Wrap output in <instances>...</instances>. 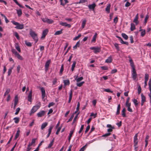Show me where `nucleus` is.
Wrapping results in <instances>:
<instances>
[{
	"label": "nucleus",
	"instance_id": "nucleus-8",
	"mask_svg": "<svg viewBox=\"0 0 151 151\" xmlns=\"http://www.w3.org/2000/svg\"><path fill=\"white\" fill-rule=\"evenodd\" d=\"M40 90L42 93V99H43L46 96L45 91L43 87L40 88Z\"/></svg>",
	"mask_w": 151,
	"mask_h": 151
},
{
	"label": "nucleus",
	"instance_id": "nucleus-15",
	"mask_svg": "<svg viewBox=\"0 0 151 151\" xmlns=\"http://www.w3.org/2000/svg\"><path fill=\"white\" fill-rule=\"evenodd\" d=\"M139 18L138 14H137L135 16L133 20V22L135 23L136 25H137L139 24V21H138V19Z\"/></svg>",
	"mask_w": 151,
	"mask_h": 151
},
{
	"label": "nucleus",
	"instance_id": "nucleus-11",
	"mask_svg": "<svg viewBox=\"0 0 151 151\" xmlns=\"http://www.w3.org/2000/svg\"><path fill=\"white\" fill-rule=\"evenodd\" d=\"M48 32V30L47 29H45L43 31L42 36L41 37V38H44L46 35H47Z\"/></svg>",
	"mask_w": 151,
	"mask_h": 151
},
{
	"label": "nucleus",
	"instance_id": "nucleus-9",
	"mask_svg": "<svg viewBox=\"0 0 151 151\" xmlns=\"http://www.w3.org/2000/svg\"><path fill=\"white\" fill-rule=\"evenodd\" d=\"M149 77V74L147 73H145V80L144 82L145 85L144 86V88H146V86H147V82L148 81Z\"/></svg>",
	"mask_w": 151,
	"mask_h": 151
},
{
	"label": "nucleus",
	"instance_id": "nucleus-51",
	"mask_svg": "<svg viewBox=\"0 0 151 151\" xmlns=\"http://www.w3.org/2000/svg\"><path fill=\"white\" fill-rule=\"evenodd\" d=\"M87 144L85 145L84 146L82 147L80 150L79 151H84L87 147Z\"/></svg>",
	"mask_w": 151,
	"mask_h": 151
},
{
	"label": "nucleus",
	"instance_id": "nucleus-22",
	"mask_svg": "<svg viewBox=\"0 0 151 151\" xmlns=\"http://www.w3.org/2000/svg\"><path fill=\"white\" fill-rule=\"evenodd\" d=\"M72 94H73V91L72 90H71L70 91V93H69V100L68 101V103H70L71 102V100L72 99Z\"/></svg>",
	"mask_w": 151,
	"mask_h": 151
},
{
	"label": "nucleus",
	"instance_id": "nucleus-3",
	"mask_svg": "<svg viewBox=\"0 0 151 151\" xmlns=\"http://www.w3.org/2000/svg\"><path fill=\"white\" fill-rule=\"evenodd\" d=\"M11 22L14 25L16 26L15 28L17 29H22L24 28V25L23 24H20L19 23L16 22L14 20L11 21Z\"/></svg>",
	"mask_w": 151,
	"mask_h": 151
},
{
	"label": "nucleus",
	"instance_id": "nucleus-14",
	"mask_svg": "<svg viewBox=\"0 0 151 151\" xmlns=\"http://www.w3.org/2000/svg\"><path fill=\"white\" fill-rule=\"evenodd\" d=\"M45 112L44 111H41L37 113V116L38 117H41L45 115Z\"/></svg>",
	"mask_w": 151,
	"mask_h": 151
},
{
	"label": "nucleus",
	"instance_id": "nucleus-35",
	"mask_svg": "<svg viewBox=\"0 0 151 151\" xmlns=\"http://www.w3.org/2000/svg\"><path fill=\"white\" fill-rule=\"evenodd\" d=\"M141 101L145 102L146 101L145 96L142 93L141 94Z\"/></svg>",
	"mask_w": 151,
	"mask_h": 151
},
{
	"label": "nucleus",
	"instance_id": "nucleus-55",
	"mask_svg": "<svg viewBox=\"0 0 151 151\" xmlns=\"http://www.w3.org/2000/svg\"><path fill=\"white\" fill-rule=\"evenodd\" d=\"M84 125H82L81 126V127L79 131L78 132V133L80 134L84 128Z\"/></svg>",
	"mask_w": 151,
	"mask_h": 151
},
{
	"label": "nucleus",
	"instance_id": "nucleus-39",
	"mask_svg": "<svg viewBox=\"0 0 151 151\" xmlns=\"http://www.w3.org/2000/svg\"><path fill=\"white\" fill-rule=\"evenodd\" d=\"M17 13L18 14V15L19 16H20L22 14V10L20 9H19L18 10H17Z\"/></svg>",
	"mask_w": 151,
	"mask_h": 151
},
{
	"label": "nucleus",
	"instance_id": "nucleus-16",
	"mask_svg": "<svg viewBox=\"0 0 151 151\" xmlns=\"http://www.w3.org/2000/svg\"><path fill=\"white\" fill-rule=\"evenodd\" d=\"M53 126L51 125L49 127V128L48 129V134L47 135V138H48L51 134L52 132V129Z\"/></svg>",
	"mask_w": 151,
	"mask_h": 151
},
{
	"label": "nucleus",
	"instance_id": "nucleus-54",
	"mask_svg": "<svg viewBox=\"0 0 151 151\" xmlns=\"http://www.w3.org/2000/svg\"><path fill=\"white\" fill-rule=\"evenodd\" d=\"M114 45L115 46V47L116 48V49H117V50L119 51V46L118 44L117 43H115L114 44Z\"/></svg>",
	"mask_w": 151,
	"mask_h": 151
},
{
	"label": "nucleus",
	"instance_id": "nucleus-56",
	"mask_svg": "<svg viewBox=\"0 0 151 151\" xmlns=\"http://www.w3.org/2000/svg\"><path fill=\"white\" fill-rule=\"evenodd\" d=\"M74 130H75V129H71L70 131V133H69V136H71V137L73 135V132H74Z\"/></svg>",
	"mask_w": 151,
	"mask_h": 151
},
{
	"label": "nucleus",
	"instance_id": "nucleus-38",
	"mask_svg": "<svg viewBox=\"0 0 151 151\" xmlns=\"http://www.w3.org/2000/svg\"><path fill=\"white\" fill-rule=\"evenodd\" d=\"M14 120V122L16 124H18L19 121V118L18 117H15L13 119Z\"/></svg>",
	"mask_w": 151,
	"mask_h": 151
},
{
	"label": "nucleus",
	"instance_id": "nucleus-5",
	"mask_svg": "<svg viewBox=\"0 0 151 151\" xmlns=\"http://www.w3.org/2000/svg\"><path fill=\"white\" fill-rule=\"evenodd\" d=\"M12 52L18 59L20 60H23V58L18 53L15 49H12Z\"/></svg>",
	"mask_w": 151,
	"mask_h": 151
},
{
	"label": "nucleus",
	"instance_id": "nucleus-37",
	"mask_svg": "<svg viewBox=\"0 0 151 151\" xmlns=\"http://www.w3.org/2000/svg\"><path fill=\"white\" fill-rule=\"evenodd\" d=\"M125 108H124L122 111V116L123 117H125L126 116L125 113Z\"/></svg>",
	"mask_w": 151,
	"mask_h": 151
},
{
	"label": "nucleus",
	"instance_id": "nucleus-17",
	"mask_svg": "<svg viewBox=\"0 0 151 151\" xmlns=\"http://www.w3.org/2000/svg\"><path fill=\"white\" fill-rule=\"evenodd\" d=\"M50 60H48L46 61L45 63V70H48L49 66L50 64Z\"/></svg>",
	"mask_w": 151,
	"mask_h": 151
},
{
	"label": "nucleus",
	"instance_id": "nucleus-57",
	"mask_svg": "<svg viewBox=\"0 0 151 151\" xmlns=\"http://www.w3.org/2000/svg\"><path fill=\"white\" fill-rule=\"evenodd\" d=\"M10 90L8 88L6 90V91L4 93V96H5L6 95H7L9 92Z\"/></svg>",
	"mask_w": 151,
	"mask_h": 151
},
{
	"label": "nucleus",
	"instance_id": "nucleus-64",
	"mask_svg": "<svg viewBox=\"0 0 151 151\" xmlns=\"http://www.w3.org/2000/svg\"><path fill=\"white\" fill-rule=\"evenodd\" d=\"M35 139H32V142L31 143H29V144L30 145H32V144L35 143Z\"/></svg>",
	"mask_w": 151,
	"mask_h": 151
},
{
	"label": "nucleus",
	"instance_id": "nucleus-58",
	"mask_svg": "<svg viewBox=\"0 0 151 151\" xmlns=\"http://www.w3.org/2000/svg\"><path fill=\"white\" fill-rule=\"evenodd\" d=\"M20 110V108L18 107L16 109V111L15 113V115H17L18 114Z\"/></svg>",
	"mask_w": 151,
	"mask_h": 151
},
{
	"label": "nucleus",
	"instance_id": "nucleus-61",
	"mask_svg": "<svg viewBox=\"0 0 151 151\" xmlns=\"http://www.w3.org/2000/svg\"><path fill=\"white\" fill-rule=\"evenodd\" d=\"M90 129V126L89 125H88L86 128V130L85 131V133H86Z\"/></svg>",
	"mask_w": 151,
	"mask_h": 151
},
{
	"label": "nucleus",
	"instance_id": "nucleus-30",
	"mask_svg": "<svg viewBox=\"0 0 151 151\" xmlns=\"http://www.w3.org/2000/svg\"><path fill=\"white\" fill-rule=\"evenodd\" d=\"M78 76H76V78H75V80L77 82H79V81H82L83 79V77H81L79 78H77Z\"/></svg>",
	"mask_w": 151,
	"mask_h": 151
},
{
	"label": "nucleus",
	"instance_id": "nucleus-1",
	"mask_svg": "<svg viewBox=\"0 0 151 151\" xmlns=\"http://www.w3.org/2000/svg\"><path fill=\"white\" fill-rule=\"evenodd\" d=\"M129 58V62L130 63V65L131 66V67L132 68V78L133 79L135 80L137 77V74L136 73V71L135 69V66L134 64V63L133 61L132 60V59L129 56L128 57Z\"/></svg>",
	"mask_w": 151,
	"mask_h": 151
},
{
	"label": "nucleus",
	"instance_id": "nucleus-26",
	"mask_svg": "<svg viewBox=\"0 0 151 151\" xmlns=\"http://www.w3.org/2000/svg\"><path fill=\"white\" fill-rule=\"evenodd\" d=\"M20 132V130L18 128V130L17 132V133H16V134L15 136L14 139H16L17 138H18L19 136V134Z\"/></svg>",
	"mask_w": 151,
	"mask_h": 151
},
{
	"label": "nucleus",
	"instance_id": "nucleus-2",
	"mask_svg": "<svg viewBox=\"0 0 151 151\" xmlns=\"http://www.w3.org/2000/svg\"><path fill=\"white\" fill-rule=\"evenodd\" d=\"M29 34L35 41V43H37L38 40L37 34L31 29L29 31Z\"/></svg>",
	"mask_w": 151,
	"mask_h": 151
},
{
	"label": "nucleus",
	"instance_id": "nucleus-43",
	"mask_svg": "<svg viewBox=\"0 0 151 151\" xmlns=\"http://www.w3.org/2000/svg\"><path fill=\"white\" fill-rule=\"evenodd\" d=\"M81 36V34H79L78 35V36H76V37H74L73 39V40H78L79 39V38Z\"/></svg>",
	"mask_w": 151,
	"mask_h": 151
},
{
	"label": "nucleus",
	"instance_id": "nucleus-20",
	"mask_svg": "<svg viewBox=\"0 0 151 151\" xmlns=\"http://www.w3.org/2000/svg\"><path fill=\"white\" fill-rule=\"evenodd\" d=\"M32 91L31 90L28 96V101L31 102L32 99Z\"/></svg>",
	"mask_w": 151,
	"mask_h": 151
},
{
	"label": "nucleus",
	"instance_id": "nucleus-12",
	"mask_svg": "<svg viewBox=\"0 0 151 151\" xmlns=\"http://www.w3.org/2000/svg\"><path fill=\"white\" fill-rule=\"evenodd\" d=\"M59 24L62 26L67 27L68 28H70L71 27L70 24H68L66 22H60Z\"/></svg>",
	"mask_w": 151,
	"mask_h": 151
},
{
	"label": "nucleus",
	"instance_id": "nucleus-52",
	"mask_svg": "<svg viewBox=\"0 0 151 151\" xmlns=\"http://www.w3.org/2000/svg\"><path fill=\"white\" fill-rule=\"evenodd\" d=\"M14 35L16 37V38L18 40H19L20 39L19 35L18 33L17 32H15L14 33Z\"/></svg>",
	"mask_w": 151,
	"mask_h": 151
},
{
	"label": "nucleus",
	"instance_id": "nucleus-19",
	"mask_svg": "<svg viewBox=\"0 0 151 151\" xmlns=\"http://www.w3.org/2000/svg\"><path fill=\"white\" fill-rule=\"evenodd\" d=\"M96 6V4L95 3H93L92 4H89L88 6V7L90 9H92L94 11V9Z\"/></svg>",
	"mask_w": 151,
	"mask_h": 151
},
{
	"label": "nucleus",
	"instance_id": "nucleus-49",
	"mask_svg": "<svg viewBox=\"0 0 151 151\" xmlns=\"http://www.w3.org/2000/svg\"><path fill=\"white\" fill-rule=\"evenodd\" d=\"M146 32L145 30L144 29L143 30L141 31V36L142 37H143L145 35Z\"/></svg>",
	"mask_w": 151,
	"mask_h": 151
},
{
	"label": "nucleus",
	"instance_id": "nucleus-34",
	"mask_svg": "<svg viewBox=\"0 0 151 151\" xmlns=\"http://www.w3.org/2000/svg\"><path fill=\"white\" fill-rule=\"evenodd\" d=\"M79 46H80V41H78V42H77L76 45L73 47V50L76 49L77 47H79Z\"/></svg>",
	"mask_w": 151,
	"mask_h": 151
},
{
	"label": "nucleus",
	"instance_id": "nucleus-50",
	"mask_svg": "<svg viewBox=\"0 0 151 151\" xmlns=\"http://www.w3.org/2000/svg\"><path fill=\"white\" fill-rule=\"evenodd\" d=\"M84 83V81H82L79 83H76V85L77 86H78V87H81L83 85V84Z\"/></svg>",
	"mask_w": 151,
	"mask_h": 151
},
{
	"label": "nucleus",
	"instance_id": "nucleus-40",
	"mask_svg": "<svg viewBox=\"0 0 151 151\" xmlns=\"http://www.w3.org/2000/svg\"><path fill=\"white\" fill-rule=\"evenodd\" d=\"M64 70V68H63V65L62 64L61 67V68L60 70V75H62V74L63 72V71Z\"/></svg>",
	"mask_w": 151,
	"mask_h": 151
},
{
	"label": "nucleus",
	"instance_id": "nucleus-59",
	"mask_svg": "<svg viewBox=\"0 0 151 151\" xmlns=\"http://www.w3.org/2000/svg\"><path fill=\"white\" fill-rule=\"evenodd\" d=\"M137 90H138V94H139L141 92V86H139L138 88H137Z\"/></svg>",
	"mask_w": 151,
	"mask_h": 151
},
{
	"label": "nucleus",
	"instance_id": "nucleus-32",
	"mask_svg": "<svg viewBox=\"0 0 151 151\" xmlns=\"http://www.w3.org/2000/svg\"><path fill=\"white\" fill-rule=\"evenodd\" d=\"M76 62L75 61H73V63L72 65V67L71 68V70L72 71H73L74 69L76 66Z\"/></svg>",
	"mask_w": 151,
	"mask_h": 151
},
{
	"label": "nucleus",
	"instance_id": "nucleus-47",
	"mask_svg": "<svg viewBox=\"0 0 151 151\" xmlns=\"http://www.w3.org/2000/svg\"><path fill=\"white\" fill-rule=\"evenodd\" d=\"M52 85H55L57 83V79L55 78L53 79L52 81Z\"/></svg>",
	"mask_w": 151,
	"mask_h": 151
},
{
	"label": "nucleus",
	"instance_id": "nucleus-13",
	"mask_svg": "<svg viewBox=\"0 0 151 151\" xmlns=\"http://www.w3.org/2000/svg\"><path fill=\"white\" fill-rule=\"evenodd\" d=\"M116 37L117 38H118L119 40V41L122 44H125L127 45H128V43L127 42L124 41H123V40H122V38L121 37H120L118 36H116Z\"/></svg>",
	"mask_w": 151,
	"mask_h": 151
},
{
	"label": "nucleus",
	"instance_id": "nucleus-46",
	"mask_svg": "<svg viewBox=\"0 0 151 151\" xmlns=\"http://www.w3.org/2000/svg\"><path fill=\"white\" fill-rule=\"evenodd\" d=\"M86 20L85 19H84L82 21V28H83L84 27L86 24Z\"/></svg>",
	"mask_w": 151,
	"mask_h": 151
},
{
	"label": "nucleus",
	"instance_id": "nucleus-45",
	"mask_svg": "<svg viewBox=\"0 0 151 151\" xmlns=\"http://www.w3.org/2000/svg\"><path fill=\"white\" fill-rule=\"evenodd\" d=\"M132 101L136 106H137L138 105V103L137 99H134L132 100Z\"/></svg>",
	"mask_w": 151,
	"mask_h": 151
},
{
	"label": "nucleus",
	"instance_id": "nucleus-44",
	"mask_svg": "<svg viewBox=\"0 0 151 151\" xmlns=\"http://www.w3.org/2000/svg\"><path fill=\"white\" fill-rule=\"evenodd\" d=\"M149 17L148 15H147L146 16L145 18V19L144 22V24H145V25H146V23H147V20L148 19Z\"/></svg>",
	"mask_w": 151,
	"mask_h": 151
},
{
	"label": "nucleus",
	"instance_id": "nucleus-36",
	"mask_svg": "<svg viewBox=\"0 0 151 151\" xmlns=\"http://www.w3.org/2000/svg\"><path fill=\"white\" fill-rule=\"evenodd\" d=\"M63 29H61L60 30H59L56 31L54 34L55 35H60L62 33Z\"/></svg>",
	"mask_w": 151,
	"mask_h": 151
},
{
	"label": "nucleus",
	"instance_id": "nucleus-24",
	"mask_svg": "<svg viewBox=\"0 0 151 151\" xmlns=\"http://www.w3.org/2000/svg\"><path fill=\"white\" fill-rule=\"evenodd\" d=\"M112 59L111 57V56H110L106 60L105 62L106 63H110L112 62Z\"/></svg>",
	"mask_w": 151,
	"mask_h": 151
},
{
	"label": "nucleus",
	"instance_id": "nucleus-41",
	"mask_svg": "<svg viewBox=\"0 0 151 151\" xmlns=\"http://www.w3.org/2000/svg\"><path fill=\"white\" fill-rule=\"evenodd\" d=\"M13 68V66L12 67L10 68L8 70V76H9L10 74H11L12 72V70Z\"/></svg>",
	"mask_w": 151,
	"mask_h": 151
},
{
	"label": "nucleus",
	"instance_id": "nucleus-25",
	"mask_svg": "<svg viewBox=\"0 0 151 151\" xmlns=\"http://www.w3.org/2000/svg\"><path fill=\"white\" fill-rule=\"evenodd\" d=\"M97 34L96 33H95L94 35H93L92 40H91L92 42L95 43L96 41V39L97 37Z\"/></svg>",
	"mask_w": 151,
	"mask_h": 151
},
{
	"label": "nucleus",
	"instance_id": "nucleus-63",
	"mask_svg": "<svg viewBox=\"0 0 151 151\" xmlns=\"http://www.w3.org/2000/svg\"><path fill=\"white\" fill-rule=\"evenodd\" d=\"M111 134V133L109 132L108 133H106V134H104L102 136V137H107V136H109Z\"/></svg>",
	"mask_w": 151,
	"mask_h": 151
},
{
	"label": "nucleus",
	"instance_id": "nucleus-48",
	"mask_svg": "<svg viewBox=\"0 0 151 151\" xmlns=\"http://www.w3.org/2000/svg\"><path fill=\"white\" fill-rule=\"evenodd\" d=\"M80 106V103L79 102H78L77 104V107L76 108V110L75 112V113H76L78 111V110L79 109Z\"/></svg>",
	"mask_w": 151,
	"mask_h": 151
},
{
	"label": "nucleus",
	"instance_id": "nucleus-60",
	"mask_svg": "<svg viewBox=\"0 0 151 151\" xmlns=\"http://www.w3.org/2000/svg\"><path fill=\"white\" fill-rule=\"evenodd\" d=\"M148 85L149 86V88L150 91H151V79L149 80L148 83Z\"/></svg>",
	"mask_w": 151,
	"mask_h": 151
},
{
	"label": "nucleus",
	"instance_id": "nucleus-33",
	"mask_svg": "<svg viewBox=\"0 0 151 151\" xmlns=\"http://www.w3.org/2000/svg\"><path fill=\"white\" fill-rule=\"evenodd\" d=\"M63 83L64 85L65 86L69 85L70 83L69 80L68 79L63 80Z\"/></svg>",
	"mask_w": 151,
	"mask_h": 151
},
{
	"label": "nucleus",
	"instance_id": "nucleus-28",
	"mask_svg": "<svg viewBox=\"0 0 151 151\" xmlns=\"http://www.w3.org/2000/svg\"><path fill=\"white\" fill-rule=\"evenodd\" d=\"M48 123L47 122H45L43 123L41 126V129L42 130H43L44 128H45L47 125Z\"/></svg>",
	"mask_w": 151,
	"mask_h": 151
},
{
	"label": "nucleus",
	"instance_id": "nucleus-29",
	"mask_svg": "<svg viewBox=\"0 0 151 151\" xmlns=\"http://www.w3.org/2000/svg\"><path fill=\"white\" fill-rule=\"evenodd\" d=\"M135 29V26L134 24L132 23L131 24L130 30L131 31H133Z\"/></svg>",
	"mask_w": 151,
	"mask_h": 151
},
{
	"label": "nucleus",
	"instance_id": "nucleus-18",
	"mask_svg": "<svg viewBox=\"0 0 151 151\" xmlns=\"http://www.w3.org/2000/svg\"><path fill=\"white\" fill-rule=\"evenodd\" d=\"M14 109H15L16 106L17 105V104L18 103V96L17 95L15 96V97H14Z\"/></svg>",
	"mask_w": 151,
	"mask_h": 151
},
{
	"label": "nucleus",
	"instance_id": "nucleus-62",
	"mask_svg": "<svg viewBox=\"0 0 151 151\" xmlns=\"http://www.w3.org/2000/svg\"><path fill=\"white\" fill-rule=\"evenodd\" d=\"M104 91L107 92H110L111 93H112L113 92L112 91H111L110 89L109 88L105 89L104 90Z\"/></svg>",
	"mask_w": 151,
	"mask_h": 151
},
{
	"label": "nucleus",
	"instance_id": "nucleus-10",
	"mask_svg": "<svg viewBox=\"0 0 151 151\" xmlns=\"http://www.w3.org/2000/svg\"><path fill=\"white\" fill-rule=\"evenodd\" d=\"M137 136H138V134H136L134 137V146H137V145L138 143V141H137Z\"/></svg>",
	"mask_w": 151,
	"mask_h": 151
},
{
	"label": "nucleus",
	"instance_id": "nucleus-23",
	"mask_svg": "<svg viewBox=\"0 0 151 151\" xmlns=\"http://www.w3.org/2000/svg\"><path fill=\"white\" fill-rule=\"evenodd\" d=\"M111 4H107L106 8L105 9V10L108 13H109L111 7Z\"/></svg>",
	"mask_w": 151,
	"mask_h": 151
},
{
	"label": "nucleus",
	"instance_id": "nucleus-27",
	"mask_svg": "<svg viewBox=\"0 0 151 151\" xmlns=\"http://www.w3.org/2000/svg\"><path fill=\"white\" fill-rule=\"evenodd\" d=\"M15 47L16 49L18 51V52H21L20 48L18 44L16 43L15 45Z\"/></svg>",
	"mask_w": 151,
	"mask_h": 151
},
{
	"label": "nucleus",
	"instance_id": "nucleus-53",
	"mask_svg": "<svg viewBox=\"0 0 151 151\" xmlns=\"http://www.w3.org/2000/svg\"><path fill=\"white\" fill-rule=\"evenodd\" d=\"M25 44L28 46L31 47L32 46V45L31 43L29 42H27V41H25Z\"/></svg>",
	"mask_w": 151,
	"mask_h": 151
},
{
	"label": "nucleus",
	"instance_id": "nucleus-21",
	"mask_svg": "<svg viewBox=\"0 0 151 151\" xmlns=\"http://www.w3.org/2000/svg\"><path fill=\"white\" fill-rule=\"evenodd\" d=\"M60 5L64 6L65 4L68 2V0H60Z\"/></svg>",
	"mask_w": 151,
	"mask_h": 151
},
{
	"label": "nucleus",
	"instance_id": "nucleus-42",
	"mask_svg": "<svg viewBox=\"0 0 151 151\" xmlns=\"http://www.w3.org/2000/svg\"><path fill=\"white\" fill-rule=\"evenodd\" d=\"M122 37L124 38L125 40H127L128 39V37L127 35L124 33H122Z\"/></svg>",
	"mask_w": 151,
	"mask_h": 151
},
{
	"label": "nucleus",
	"instance_id": "nucleus-6",
	"mask_svg": "<svg viewBox=\"0 0 151 151\" xmlns=\"http://www.w3.org/2000/svg\"><path fill=\"white\" fill-rule=\"evenodd\" d=\"M42 21L45 23H47L48 24H51L54 22V21L51 19H48L47 17L41 18Z\"/></svg>",
	"mask_w": 151,
	"mask_h": 151
},
{
	"label": "nucleus",
	"instance_id": "nucleus-31",
	"mask_svg": "<svg viewBox=\"0 0 151 151\" xmlns=\"http://www.w3.org/2000/svg\"><path fill=\"white\" fill-rule=\"evenodd\" d=\"M54 138H53L52 141L50 142V143L49 144L47 147L48 148H50L53 145L54 142Z\"/></svg>",
	"mask_w": 151,
	"mask_h": 151
},
{
	"label": "nucleus",
	"instance_id": "nucleus-7",
	"mask_svg": "<svg viewBox=\"0 0 151 151\" xmlns=\"http://www.w3.org/2000/svg\"><path fill=\"white\" fill-rule=\"evenodd\" d=\"M90 49L93 50V52L95 53L99 52L101 50V48L98 47H91Z\"/></svg>",
	"mask_w": 151,
	"mask_h": 151
},
{
	"label": "nucleus",
	"instance_id": "nucleus-4",
	"mask_svg": "<svg viewBox=\"0 0 151 151\" xmlns=\"http://www.w3.org/2000/svg\"><path fill=\"white\" fill-rule=\"evenodd\" d=\"M41 103L40 102H38L37 104L34 106L32 108L30 114H32L35 112L40 107Z\"/></svg>",
	"mask_w": 151,
	"mask_h": 151
}]
</instances>
